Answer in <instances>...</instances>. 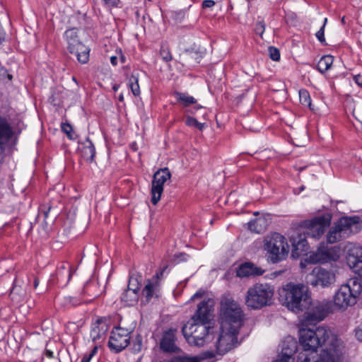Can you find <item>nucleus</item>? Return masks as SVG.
<instances>
[{"label": "nucleus", "mask_w": 362, "mask_h": 362, "mask_svg": "<svg viewBox=\"0 0 362 362\" xmlns=\"http://www.w3.org/2000/svg\"><path fill=\"white\" fill-rule=\"evenodd\" d=\"M39 285V279L37 277H35L34 279V287L36 288Z\"/></svg>", "instance_id": "nucleus-51"}, {"label": "nucleus", "mask_w": 362, "mask_h": 362, "mask_svg": "<svg viewBox=\"0 0 362 362\" xmlns=\"http://www.w3.org/2000/svg\"><path fill=\"white\" fill-rule=\"evenodd\" d=\"M331 220L332 216L327 213L307 221L305 223L307 235L314 239H319L329 226Z\"/></svg>", "instance_id": "nucleus-11"}, {"label": "nucleus", "mask_w": 362, "mask_h": 362, "mask_svg": "<svg viewBox=\"0 0 362 362\" xmlns=\"http://www.w3.org/2000/svg\"><path fill=\"white\" fill-rule=\"evenodd\" d=\"M294 349L295 346L292 349H287L283 346L281 355L274 362H294V358L292 357Z\"/></svg>", "instance_id": "nucleus-33"}, {"label": "nucleus", "mask_w": 362, "mask_h": 362, "mask_svg": "<svg viewBox=\"0 0 362 362\" xmlns=\"http://www.w3.org/2000/svg\"><path fill=\"white\" fill-rule=\"evenodd\" d=\"M72 80H73L74 81L76 82V78H75V77H73V78H72Z\"/></svg>", "instance_id": "nucleus-57"}, {"label": "nucleus", "mask_w": 362, "mask_h": 362, "mask_svg": "<svg viewBox=\"0 0 362 362\" xmlns=\"http://www.w3.org/2000/svg\"><path fill=\"white\" fill-rule=\"evenodd\" d=\"M132 280H129L127 289H126L121 296V300L128 306L134 305L139 299V286L136 285L131 287Z\"/></svg>", "instance_id": "nucleus-23"}, {"label": "nucleus", "mask_w": 362, "mask_h": 362, "mask_svg": "<svg viewBox=\"0 0 362 362\" xmlns=\"http://www.w3.org/2000/svg\"><path fill=\"white\" fill-rule=\"evenodd\" d=\"M160 345V349L165 352H175L178 349L175 344V331L169 329L165 332Z\"/></svg>", "instance_id": "nucleus-22"}, {"label": "nucleus", "mask_w": 362, "mask_h": 362, "mask_svg": "<svg viewBox=\"0 0 362 362\" xmlns=\"http://www.w3.org/2000/svg\"><path fill=\"white\" fill-rule=\"evenodd\" d=\"M339 258V250L335 247H327L321 245L317 248L312 257L316 263H327L337 262Z\"/></svg>", "instance_id": "nucleus-17"}, {"label": "nucleus", "mask_w": 362, "mask_h": 362, "mask_svg": "<svg viewBox=\"0 0 362 362\" xmlns=\"http://www.w3.org/2000/svg\"><path fill=\"white\" fill-rule=\"evenodd\" d=\"M315 36L321 43L325 44L324 26L320 28V29L316 33Z\"/></svg>", "instance_id": "nucleus-41"}, {"label": "nucleus", "mask_w": 362, "mask_h": 362, "mask_svg": "<svg viewBox=\"0 0 362 362\" xmlns=\"http://www.w3.org/2000/svg\"><path fill=\"white\" fill-rule=\"evenodd\" d=\"M274 294V287L267 283H258L248 288L245 296L246 305L254 310L269 305Z\"/></svg>", "instance_id": "nucleus-5"}, {"label": "nucleus", "mask_w": 362, "mask_h": 362, "mask_svg": "<svg viewBox=\"0 0 362 362\" xmlns=\"http://www.w3.org/2000/svg\"><path fill=\"white\" fill-rule=\"evenodd\" d=\"M298 362H311V361L307 356H305V354H302L298 359ZM312 362H317V361H313Z\"/></svg>", "instance_id": "nucleus-46"}, {"label": "nucleus", "mask_w": 362, "mask_h": 362, "mask_svg": "<svg viewBox=\"0 0 362 362\" xmlns=\"http://www.w3.org/2000/svg\"><path fill=\"white\" fill-rule=\"evenodd\" d=\"M299 100L303 105L307 106L312 111L315 110L313 106L309 92L305 89L299 90Z\"/></svg>", "instance_id": "nucleus-32"}, {"label": "nucleus", "mask_w": 362, "mask_h": 362, "mask_svg": "<svg viewBox=\"0 0 362 362\" xmlns=\"http://www.w3.org/2000/svg\"><path fill=\"white\" fill-rule=\"evenodd\" d=\"M110 62L113 66H116L117 64V57L112 56L110 57Z\"/></svg>", "instance_id": "nucleus-49"}, {"label": "nucleus", "mask_w": 362, "mask_h": 362, "mask_svg": "<svg viewBox=\"0 0 362 362\" xmlns=\"http://www.w3.org/2000/svg\"><path fill=\"white\" fill-rule=\"evenodd\" d=\"M158 285L156 282H151L150 280H148L143 291L142 295L146 298V301L148 302L153 297L156 293V290L157 289Z\"/></svg>", "instance_id": "nucleus-29"}, {"label": "nucleus", "mask_w": 362, "mask_h": 362, "mask_svg": "<svg viewBox=\"0 0 362 362\" xmlns=\"http://www.w3.org/2000/svg\"><path fill=\"white\" fill-rule=\"evenodd\" d=\"M216 361V354L213 351H207L202 353L199 356L174 357L168 362H215Z\"/></svg>", "instance_id": "nucleus-18"}, {"label": "nucleus", "mask_w": 362, "mask_h": 362, "mask_svg": "<svg viewBox=\"0 0 362 362\" xmlns=\"http://www.w3.org/2000/svg\"><path fill=\"white\" fill-rule=\"evenodd\" d=\"M335 281V274L322 267L315 268L310 274L308 282L313 286L329 287Z\"/></svg>", "instance_id": "nucleus-15"}, {"label": "nucleus", "mask_w": 362, "mask_h": 362, "mask_svg": "<svg viewBox=\"0 0 362 362\" xmlns=\"http://www.w3.org/2000/svg\"><path fill=\"white\" fill-rule=\"evenodd\" d=\"M268 51L269 57L273 61L277 62L280 59V52L277 48L274 47H269Z\"/></svg>", "instance_id": "nucleus-36"}, {"label": "nucleus", "mask_w": 362, "mask_h": 362, "mask_svg": "<svg viewBox=\"0 0 362 362\" xmlns=\"http://www.w3.org/2000/svg\"><path fill=\"white\" fill-rule=\"evenodd\" d=\"M50 210H51L50 206H48L47 208L44 206V208L42 209V214H44L45 218H47L48 217V214H49V212L50 211Z\"/></svg>", "instance_id": "nucleus-47"}, {"label": "nucleus", "mask_w": 362, "mask_h": 362, "mask_svg": "<svg viewBox=\"0 0 362 362\" xmlns=\"http://www.w3.org/2000/svg\"><path fill=\"white\" fill-rule=\"evenodd\" d=\"M349 285L351 293L355 296V299L362 294V284L361 279L358 277L351 278L345 284Z\"/></svg>", "instance_id": "nucleus-28"}, {"label": "nucleus", "mask_w": 362, "mask_h": 362, "mask_svg": "<svg viewBox=\"0 0 362 362\" xmlns=\"http://www.w3.org/2000/svg\"><path fill=\"white\" fill-rule=\"evenodd\" d=\"M331 309L332 304L329 302L317 301L313 304L311 303L305 313L304 323L312 325L324 320L331 311Z\"/></svg>", "instance_id": "nucleus-10"}, {"label": "nucleus", "mask_w": 362, "mask_h": 362, "mask_svg": "<svg viewBox=\"0 0 362 362\" xmlns=\"http://www.w3.org/2000/svg\"><path fill=\"white\" fill-rule=\"evenodd\" d=\"M62 131L68 136L69 138L73 139L71 135L72 127L68 123H64L62 125Z\"/></svg>", "instance_id": "nucleus-40"}, {"label": "nucleus", "mask_w": 362, "mask_h": 362, "mask_svg": "<svg viewBox=\"0 0 362 362\" xmlns=\"http://www.w3.org/2000/svg\"><path fill=\"white\" fill-rule=\"evenodd\" d=\"M45 355L48 358H53L54 357V353L50 350H46Z\"/></svg>", "instance_id": "nucleus-50"}, {"label": "nucleus", "mask_w": 362, "mask_h": 362, "mask_svg": "<svg viewBox=\"0 0 362 362\" xmlns=\"http://www.w3.org/2000/svg\"><path fill=\"white\" fill-rule=\"evenodd\" d=\"M91 286H94V284L93 283H89V284H87L85 286V288L87 292L89 291V288Z\"/></svg>", "instance_id": "nucleus-52"}, {"label": "nucleus", "mask_w": 362, "mask_h": 362, "mask_svg": "<svg viewBox=\"0 0 362 362\" xmlns=\"http://www.w3.org/2000/svg\"><path fill=\"white\" fill-rule=\"evenodd\" d=\"M160 54L163 61L168 62L172 60V55L168 48L161 47Z\"/></svg>", "instance_id": "nucleus-37"}, {"label": "nucleus", "mask_w": 362, "mask_h": 362, "mask_svg": "<svg viewBox=\"0 0 362 362\" xmlns=\"http://www.w3.org/2000/svg\"><path fill=\"white\" fill-rule=\"evenodd\" d=\"M215 1L214 0H204L202 2V8H212L215 5Z\"/></svg>", "instance_id": "nucleus-43"}, {"label": "nucleus", "mask_w": 362, "mask_h": 362, "mask_svg": "<svg viewBox=\"0 0 362 362\" xmlns=\"http://www.w3.org/2000/svg\"><path fill=\"white\" fill-rule=\"evenodd\" d=\"M171 174L168 168L156 171L153 175L151 187V202L156 205L160 199L164 183L170 180Z\"/></svg>", "instance_id": "nucleus-14"}, {"label": "nucleus", "mask_w": 362, "mask_h": 362, "mask_svg": "<svg viewBox=\"0 0 362 362\" xmlns=\"http://www.w3.org/2000/svg\"><path fill=\"white\" fill-rule=\"evenodd\" d=\"M13 134L8 118L0 116V155L4 152V145L12 137Z\"/></svg>", "instance_id": "nucleus-19"}, {"label": "nucleus", "mask_w": 362, "mask_h": 362, "mask_svg": "<svg viewBox=\"0 0 362 362\" xmlns=\"http://www.w3.org/2000/svg\"><path fill=\"white\" fill-rule=\"evenodd\" d=\"M334 303L339 308H346L356 303L355 296L351 293L349 285H341L334 296Z\"/></svg>", "instance_id": "nucleus-16"}, {"label": "nucleus", "mask_w": 362, "mask_h": 362, "mask_svg": "<svg viewBox=\"0 0 362 362\" xmlns=\"http://www.w3.org/2000/svg\"><path fill=\"white\" fill-rule=\"evenodd\" d=\"M198 299L201 302L197 305V309L190 320L209 324L212 317L214 300L202 289L197 291L190 298L191 300Z\"/></svg>", "instance_id": "nucleus-8"}, {"label": "nucleus", "mask_w": 362, "mask_h": 362, "mask_svg": "<svg viewBox=\"0 0 362 362\" xmlns=\"http://www.w3.org/2000/svg\"><path fill=\"white\" fill-rule=\"evenodd\" d=\"M18 288H17L16 286H13L12 289H11V296L12 298H14V295L16 294V293H18Z\"/></svg>", "instance_id": "nucleus-48"}, {"label": "nucleus", "mask_w": 362, "mask_h": 362, "mask_svg": "<svg viewBox=\"0 0 362 362\" xmlns=\"http://www.w3.org/2000/svg\"><path fill=\"white\" fill-rule=\"evenodd\" d=\"M128 86L131 89L134 96L140 95V88L139 85V74L134 71L129 78Z\"/></svg>", "instance_id": "nucleus-30"}, {"label": "nucleus", "mask_w": 362, "mask_h": 362, "mask_svg": "<svg viewBox=\"0 0 362 362\" xmlns=\"http://www.w3.org/2000/svg\"><path fill=\"white\" fill-rule=\"evenodd\" d=\"M81 156L88 162H92L95 154V149L91 141L87 139L84 142L81 144L79 148Z\"/></svg>", "instance_id": "nucleus-26"}, {"label": "nucleus", "mask_w": 362, "mask_h": 362, "mask_svg": "<svg viewBox=\"0 0 362 362\" xmlns=\"http://www.w3.org/2000/svg\"><path fill=\"white\" fill-rule=\"evenodd\" d=\"M131 331L120 327H115L111 332L108 345L111 350L119 352L129 344Z\"/></svg>", "instance_id": "nucleus-13"}, {"label": "nucleus", "mask_w": 362, "mask_h": 362, "mask_svg": "<svg viewBox=\"0 0 362 362\" xmlns=\"http://www.w3.org/2000/svg\"><path fill=\"white\" fill-rule=\"evenodd\" d=\"M300 267H305V265H304V264L303 262H300Z\"/></svg>", "instance_id": "nucleus-55"}, {"label": "nucleus", "mask_w": 362, "mask_h": 362, "mask_svg": "<svg viewBox=\"0 0 362 362\" xmlns=\"http://www.w3.org/2000/svg\"><path fill=\"white\" fill-rule=\"evenodd\" d=\"M303 189H304V187H303V186H302V187H300V191L301 192V191H303Z\"/></svg>", "instance_id": "nucleus-56"}, {"label": "nucleus", "mask_w": 362, "mask_h": 362, "mask_svg": "<svg viewBox=\"0 0 362 362\" xmlns=\"http://www.w3.org/2000/svg\"><path fill=\"white\" fill-rule=\"evenodd\" d=\"M264 270L256 267L250 262L241 264L237 270V276L239 277H247L250 276H259L263 274Z\"/></svg>", "instance_id": "nucleus-24"}, {"label": "nucleus", "mask_w": 362, "mask_h": 362, "mask_svg": "<svg viewBox=\"0 0 362 362\" xmlns=\"http://www.w3.org/2000/svg\"><path fill=\"white\" fill-rule=\"evenodd\" d=\"M104 3L106 5L110 6H117L119 3V0H103Z\"/></svg>", "instance_id": "nucleus-44"}, {"label": "nucleus", "mask_w": 362, "mask_h": 362, "mask_svg": "<svg viewBox=\"0 0 362 362\" xmlns=\"http://www.w3.org/2000/svg\"><path fill=\"white\" fill-rule=\"evenodd\" d=\"M303 322L299 329L298 337L303 351L299 354L307 356L310 361L338 362L341 354V341L327 327H306Z\"/></svg>", "instance_id": "nucleus-1"}, {"label": "nucleus", "mask_w": 362, "mask_h": 362, "mask_svg": "<svg viewBox=\"0 0 362 362\" xmlns=\"http://www.w3.org/2000/svg\"><path fill=\"white\" fill-rule=\"evenodd\" d=\"M355 336L358 341H362V323L355 329Z\"/></svg>", "instance_id": "nucleus-42"}, {"label": "nucleus", "mask_w": 362, "mask_h": 362, "mask_svg": "<svg viewBox=\"0 0 362 362\" xmlns=\"http://www.w3.org/2000/svg\"><path fill=\"white\" fill-rule=\"evenodd\" d=\"M327 22V18H325V20H324L323 25H322V26H324V28L325 27V25H326Z\"/></svg>", "instance_id": "nucleus-54"}, {"label": "nucleus", "mask_w": 362, "mask_h": 362, "mask_svg": "<svg viewBox=\"0 0 362 362\" xmlns=\"http://www.w3.org/2000/svg\"><path fill=\"white\" fill-rule=\"evenodd\" d=\"M264 249L273 263L284 259L288 253L289 246L286 238L278 233L264 237Z\"/></svg>", "instance_id": "nucleus-7"}, {"label": "nucleus", "mask_w": 362, "mask_h": 362, "mask_svg": "<svg viewBox=\"0 0 362 362\" xmlns=\"http://www.w3.org/2000/svg\"><path fill=\"white\" fill-rule=\"evenodd\" d=\"M242 321V310L238 303L230 298H223L221 302L220 334L216 343V352L213 351L216 356H223L236 346Z\"/></svg>", "instance_id": "nucleus-2"}, {"label": "nucleus", "mask_w": 362, "mask_h": 362, "mask_svg": "<svg viewBox=\"0 0 362 362\" xmlns=\"http://www.w3.org/2000/svg\"><path fill=\"white\" fill-rule=\"evenodd\" d=\"M120 60L122 63L125 62V57L123 55H121Z\"/></svg>", "instance_id": "nucleus-53"}, {"label": "nucleus", "mask_w": 362, "mask_h": 362, "mask_svg": "<svg viewBox=\"0 0 362 362\" xmlns=\"http://www.w3.org/2000/svg\"><path fill=\"white\" fill-rule=\"evenodd\" d=\"M361 219L358 216L342 217L329 229L327 241L332 244L347 238L351 234L361 230Z\"/></svg>", "instance_id": "nucleus-6"}, {"label": "nucleus", "mask_w": 362, "mask_h": 362, "mask_svg": "<svg viewBox=\"0 0 362 362\" xmlns=\"http://www.w3.org/2000/svg\"><path fill=\"white\" fill-rule=\"evenodd\" d=\"M185 123L187 126L195 127L199 130H202L205 126L204 123L199 122L196 119L192 117H188L185 121Z\"/></svg>", "instance_id": "nucleus-35"}, {"label": "nucleus", "mask_w": 362, "mask_h": 362, "mask_svg": "<svg viewBox=\"0 0 362 362\" xmlns=\"http://www.w3.org/2000/svg\"><path fill=\"white\" fill-rule=\"evenodd\" d=\"M264 30H265L264 23L263 21H258L256 23L255 28V31L256 34L259 35L262 37L264 32Z\"/></svg>", "instance_id": "nucleus-38"}, {"label": "nucleus", "mask_w": 362, "mask_h": 362, "mask_svg": "<svg viewBox=\"0 0 362 362\" xmlns=\"http://www.w3.org/2000/svg\"><path fill=\"white\" fill-rule=\"evenodd\" d=\"M269 221L266 217H259L248 223L250 230L256 233H263L269 226Z\"/></svg>", "instance_id": "nucleus-27"}, {"label": "nucleus", "mask_w": 362, "mask_h": 362, "mask_svg": "<svg viewBox=\"0 0 362 362\" xmlns=\"http://www.w3.org/2000/svg\"><path fill=\"white\" fill-rule=\"evenodd\" d=\"M109 329L105 320L98 319L91 325L90 336L95 342L104 338Z\"/></svg>", "instance_id": "nucleus-20"}, {"label": "nucleus", "mask_w": 362, "mask_h": 362, "mask_svg": "<svg viewBox=\"0 0 362 362\" xmlns=\"http://www.w3.org/2000/svg\"><path fill=\"white\" fill-rule=\"evenodd\" d=\"M333 61V57L331 55L323 56L317 63V69L321 73L326 72L331 67Z\"/></svg>", "instance_id": "nucleus-31"}, {"label": "nucleus", "mask_w": 362, "mask_h": 362, "mask_svg": "<svg viewBox=\"0 0 362 362\" xmlns=\"http://www.w3.org/2000/svg\"><path fill=\"white\" fill-rule=\"evenodd\" d=\"M291 241L293 246L292 257L293 258H298L307 254L309 246L305 238L298 235L296 238L293 237Z\"/></svg>", "instance_id": "nucleus-21"}, {"label": "nucleus", "mask_w": 362, "mask_h": 362, "mask_svg": "<svg viewBox=\"0 0 362 362\" xmlns=\"http://www.w3.org/2000/svg\"><path fill=\"white\" fill-rule=\"evenodd\" d=\"M346 259L350 269L358 276H362V247L349 243L345 247Z\"/></svg>", "instance_id": "nucleus-12"}, {"label": "nucleus", "mask_w": 362, "mask_h": 362, "mask_svg": "<svg viewBox=\"0 0 362 362\" xmlns=\"http://www.w3.org/2000/svg\"><path fill=\"white\" fill-rule=\"evenodd\" d=\"M177 95L178 100L182 103L185 106H189L196 103V100L194 97L188 95L186 93H178Z\"/></svg>", "instance_id": "nucleus-34"}, {"label": "nucleus", "mask_w": 362, "mask_h": 362, "mask_svg": "<svg viewBox=\"0 0 362 362\" xmlns=\"http://www.w3.org/2000/svg\"><path fill=\"white\" fill-rule=\"evenodd\" d=\"M122 98H123V97H122V96H120V97H119V100H122Z\"/></svg>", "instance_id": "nucleus-58"}, {"label": "nucleus", "mask_w": 362, "mask_h": 362, "mask_svg": "<svg viewBox=\"0 0 362 362\" xmlns=\"http://www.w3.org/2000/svg\"><path fill=\"white\" fill-rule=\"evenodd\" d=\"M65 37L70 53L74 54L79 62L86 64L89 59L90 49L78 41L76 30L74 29L66 30Z\"/></svg>", "instance_id": "nucleus-9"}, {"label": "nucleus", "mask_w": 362, "mask_h": 362, "mask_svg": "<svg viewBox=\"0 0 362 362\" xmlns=\"http://www.w3.org/2000/svg\"><path fill=\"white\" fill-rule=\"evenodd\" d=\"M286 307L294 313L307 309L311 303L310 293L306 286L288 283L279 291Z\"/></svg>", "instance_id": "nucleus-3"}, {"label": "nucleus", "mask_w": 362, "mask_h": 362, "mask_svg": "<svg viewBox=\"0 0 362 362\" xmlns=\"http://www.w3.org/2000/svg\"><path fill=\"white\" fill-rule=\"evenodd\" d=\"M98 348L95 346L88 354H86L81 359V362H90L93 356L97 353Z\"/></svg>", "instance_id": "nucleus-39"}, {"label": "nucleus", "mask_w": 362, "mask_h": 362, "mask_svg": "<svg viewBox=\"0 0 362 362\" xmlns=\"http://www.w3.org/2000/svg\"><path fill=\"white\" fill-rule=\"evenodd\" d=\"M211 327L207 323L189 320L182 327V334L191 346H203L212 339Z\"/></svg>", "instance_id": "nucleus-4"}, {"label": "nucleus", "mask_w": 362, "mask_h": 362, "mask_svg": "<svg viewBox=\"0 0 362 362\" xmlns=\"http://www.w3.org/2000/svg\"><path fill=\"white\" fill-rule=\"evenodd\" d=\"M56 278L57 282L66 286L72 276V269L66 263H63L56 271Z\"/></svg>", "instance_id": "nucleus-25"}, {"label": "nucleus", "mask_w": 362, "mask_h": 362, "mask_svg": "<svg viewBox=\"0 0 362 362\" xmlns=\"http://www.w3.org/2000/svg\"><path fill=\"white\" fill-rule=\"evenodd\" d=\"M354 81L361 88H362V76L356 75L354 76Z\"/></svg>", "instance_id": "nucleus-45"}]
</instances>
